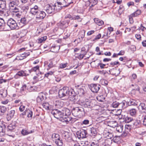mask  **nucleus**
Here are the masks:
<instances>
[{"label":"nucleus","instance_id":"f257e3e1","mask_svg":"<svg viewBox=\"0 0 146 146\" xmlns=\"http://www.w3.org/2000/svg\"><path fill=\"white\" fill-rule=\"evenodd\" d=\"M59 119L63 122L67 123L71 121L72 118L69 116L71 114L70 111L66 108H61L58 109Z\"/></svg>","mask_w":146,"mask_h":146},{"label":"nucleus","instance_id":"f03ea898","mask_svg":"<svg viewBox=\"0 0 146 146\" xmlns=\"http://www.w3.org/2000/svg\"><path fill=\"white\" fill-rule=\"evenodd\" d=\"M71 91L72 89H69L68 87H64L60 89L58 92V96L60 98H62L65 96H68L70 93H72Z\"/></svg>","mask_w":146,"mask_h":146},{"label":"nucleus","instance_id":"7ed1b4c3","mask_svg":"<svg viewBox=\"0 0 146 146\" xmlns=\"http://www.w3.org/2000/svg\"><path fill=\"white\" fill-rule=\"evenodd\" d=\"M52 139L54 142L57 146H62L63 145L62 140L57 133H53L52 135Z\"/></svg>","mask_w":146,"mask_h":146},{"label":"nucleus","instance_id":"20e7f679","mask_svg":"<svg viewBox=\"0 0 146 146\" xmlns=\"http://www.w3.org/2000/svg\"><path fill=\"white\" fill-rule=\"evenodd\" d=\"M72 112V114L75 116H81L85 114L84 109L81 107H77L73 108Z\"/></svg>","mask_w":146,"mask_h":146},{"label":"nucleus","instance_id":"39448f33","mask_svg":"<svg viewBox=\"0 0 146 146\" xmlns=\"http://www.w3.org/2000/svg\"><path fill=\"white\" fill-rule=\"evenodd\" d=\"M57 5H60L64 7H67L72 3V0H58Z\"/></svg>","mask_w":146,"mask_h":146},{"label":"nucleus","instance_id":"423d86ee","mask_svg":"<svg viewBox=\"0 0 146 146\" xmlns=\"http://www.w3.org/2000/svg\"><path fill=\"white\" fill-rule=\"evenodd\" d=\"M7 24L11 29H16L17 27V23L12 18L9 19L7 21Z\"/></svg>","mask_w":146,"mask_h":146},{"label":"nucleus","instance_id":"0eeeda50","mask_svg":"<svg viewBox=\"0 0 146 146\" xmlns=\"http://www.w3.org/2000/svg\"><path fill=\"white\" fill-rule=\"evenodd\" d=\"M91 91L94 93H97L100 88L101 86L98 84H91L89 86Z\"/></svg>","mask_w":146,"mask_h":146},{"label":"nucleus","instance_id":"6e6552de","mask_svg":"<svg viewBox=\"0 0 146 146\" xmlns=\"http://www.w3.org/2000/svg\"><path fill=\"white\" fill-rule=\"evenodd\" d=\"M87 134V131L83 129L76 132V135L78 138L80 139L86 138Z\"/></svg>","mask_w":146,"mask_h":146},{"label":"nucleus","instance_id":"1a4fd4ad","mask_svg":"<svg viewBox=\"0 0 146 146\" xmlns=\"http://www.w3.org/2000/svg\"><path fill=\"white\" fill-rule=\"evenodd\" d=\"M71 91L72 93H70L69 96V99L74 102H78L79 100L78 96L75 94L73 89Z\"/></svg>","mask_w":146,"mask_h":146},{"label":"nucleus","instance_id":"9d476101","mask_svg":"<svg viewBox=\"0 0 146 146\" xmlns=\"http://www.w3.org/2000/svg\"><path fill=\"white\" fill-rule=\"evenodd\" d=\"M83 106L85 108H92L95 106V104L93 103L91 101L87 99L83 103Z\"/></svg>","mask_w":146,"mask_h":146},{"label":"nucleus","instance_id":"9b49d317","mask_svg":"<svg viewBox=\"0 0 146 146\" xmlns=\"http://www.w3.org/2000/svg\"><path fill=\"white\" fill-rule=\"evenodd\" d=\"M62 137L63 139L67 142H70L72 140V138L70 133L67 131L64 132L62 135Z\"/></svg>","mask_w":146,"mask_h":146},{"label":"nucleus","instance_id":"f8f14e48","mask_svg":"<svg viewBox=\"0 0 146 146\" xmlns=\"http://www.w3.org/2000/svg\"><path fill=\"white\" fill-rule=\"evenodd\" d=\"M46 11L48 14L54 13L55 12V7L53 5H49L46 9Z\"/></svg>","mask_w":146,"mask_h":146},{"label":"nucleus","instance_id":"ddd939ff","mask_svg":"<svg viewBox=\"0 0 146 146\" xmlns=\"http://www.w3.org/2000/svg\"><path fill=\"white\" fill-rule=\"evenodd\" d=\"M111 74L115 76H117L120 73V71L119 69H117L116 68H113L110 70Z\"/></svg>","mask_w":146,"mask_h":146},{"label":"nucleus","instance_id":"4468645a","mask_svg":"<svg viewBox=\"0 0 146 146\" xmlns=\"http://www.w3.org/2000/svg\"><path fill=\"white\" fill-rule=\"evenodd\" d=\"M36 75L38 76V80H35L33 82V84L36 83L38 81L42 80L45 77V74L40 72H39L38 73H36Z\"/></svg>","mask_w":146,"mask_h":146},{"label":"nucleus","instance_id":"2eb2a0df","mask_svg":"<svg viewBox=\"0 0 146 146\" xmlns=\"http://www.w3.org/2000/svg\"><path fill=\"white\" fill-rule=\"evenodd\" d=\"M38 8L37 6L35 5L33 7L31 8L30 12L33 15H35L38 13Z\"/></svg>","mask_w":146,"mask_h":146},{"label":"nucleus","instance_id":"dca6fc26","mask_svg":"<svg viewBox=\"0 0 146 146\" xmlns=\"http://www.w3.org/2000/svg\"><path fill=\"white\" fill-rule=\"evenodd\" d=\"M69 23L68 21H62L58 23V26L62 27V29H64L67 27Z\"/></svg>","mask_w":146,"mask_h":146},{"label":"nucleus","instance_id":"f3484780","mask_svg":"<svg viewBox=\"0 0 146 146\" xmlns=\"http://www.w3.org/2000/svg\"><path fill=\"white\" fill-rule=\"evenodd\" d=\"M0 29L4 31L7 30L4 21L1 18H0Z\"/></svg>","mask_w":146,"mask_h":146},{"label":"nucleus","instance_id":"a211bd4d","mask_svg":"<svg viewBox=\"0 0 146 146\" xmlns=\"http://www.w3.org/2000/svg\"><path fill=\"white\" fill-rule=\"evenodd\" d=\"M10 13V11L6 9L2 10H0V15L2 16L7 17L9 15Z\"/></svg>","mask_w":146,"mask_h":146},{"label":"nucleus","instance_id":"6ab92c4d","mask_svg":"<svg viewBox=\"0 0 146 146\" xmlns=\"http://www.w3.org/2000/svg\"><path fill=\"white\" fill-rule=\"evenodd\" d=\"M26 111H24L19 115L17 119L18 121L22 122L24 120L25 116L26 115Z\"/></svg>","mask_w":146,"mask_h":146},{"label":"nucleus","instance_id":"aec40b11","mask_svg":"<svg viewBox=\"0 0 146 146\" xmlns=\"http://www.w3.org/2000/svg\"><path fill=\"white\" fill-rule=\"evenodd\" d=\"M84 48H82L81 51V52L79 53V55L76 56V57L79 59H82L86 54V52L84 51Z\"/></svg>","mask_w":146,"mask_h":146},{"label":"nucleus","instance_id":"412c9836","mask_svg":"<svg viewBox=\"0 0 146 146\" xmlns=\"http://www.w3.org/2000/svg\"><path fill=\"white\" fill-rule=\"evenodd\" d=\"M15 112V111L13 110L9 111L7 114V119H10L13 118L14 116Z\"/></svg>","mask_w":146,"mask_h":146},{"label":"nucleus","instance_id":"4be33fe9","mask_svg":"<svg viewBox=\"0 0 146 146\" xmlns=\"http://www.w3.org/2000/svg\"><path fill=\"white\" fill-rule=\"evenodd\" d=\"M51 113L54 117L57 119H59L58 109H55L52 111Z\"/></svg>","mask_w":146,"mask_h":146},{"label":"nucleus","instance_id":"5701e85b","mask_svg":"<svg viewBox=\"0 0 146 146\" xmlns=\"http://www.w3.org/2000/svg\"><path fill=\"white\" fill-rule=\"evenodd\" d=\"M54 104L55 106L56 107V108H58V109L62 108V106L63 105V102L60 101L58 100L56 101Z\"/></svg>","mask_w":146,"mask_h":146},{"label":"nucleus","instance_id":"b1692460","mask_svg":"<svg viewBox=\"0 0 146 146\" xmlns=\"http://www.w3.org/2000/svg\"><path fill=\"white\" fill-rule=\"evenodd\" d=\"M39 15H38L36 18H39L40 19H43L44 18L46 15L45 13L43 11H40L38 12Z\"/></svg>","mask_w":146,"mask_h":146},{"label":"nucleus","instance_id":"393cba45","mask_svg":"<svg viewBox=\"0 0 146 146\" xmlns=\"http://www.w3.org/2000/svg\"><path fill=\"white\" fill-rule=\"evenodd\" d=\"M88 3H89V5L90 7L94 6L97 3V1L96 0H89L87 1Z\"/></svg>","mask_w":146,"mask_h":146},{"label":"nucleus","instance_id":"a878e982","mask_svg":"<svg viewBox=\"0 0 146 146\" xmlns=\"http://www.w3.org/2000/svg\"><path fill=\"white\" fill-rule=\"evenodd\" d=\"M27 22L26 18L24 17L21 19L19 24L23 26L26 25Z\"/></svg>","mask_w":146,"mask_h":146},{"label":"nucleus","instance_id":"bb28decb","mask_svg":"<svg viewBox=\"0 0 146 146\" xmlns=\"http://www.w3.org/2000/svg\"><path fill=\"white\" fill-rule=\"evenodd\" d=\"M0 8L2 10L6 9V2L3 0H0Z\"/></svg>","mask_w":146,"mask_h":146},{"label":"nucleus","instance_id":"cd10ccee","mask_svg":"<svg viewBox=\"0 0 146 146\" xmlns=\"http://www.w3.org/2000/svg\"><path fill=\"white\" fill-rule=\"evenodd\" d=\"M25 111H26V115L27 114V117L31 119L33 115V112L29 109H26Z\"/></svg>","mask_w":146,"mask_h":146},{"label":"nucleus","instance_id":"c85d7f7f","mask_svg":"<svg viewBox=\"0 0 146 146\" xmlns=\"http://www.w3.org/2000/svg\"><path fill=\"white\" fill-rule=\"evenodd\" d=\"M104 134L106 135L105 136L107 139H111L113 137V133L110 132H104Z\"/></svg>","mask_w":146,"mask_h":146},{"label":"nucleus","instance_id":"c756f323","mask_svg":"<svg viewBox=\"0 0 146 146\" xmlns=\"http://www.w3.org/2000/svg\"><path fill=\"white\" fill-rule=\"evenodd\" d=\"M6 110V108L5 106H0V116L3 115Z\"/></svg>","mask_w":146,"mask_h":146},{"label":"nucleus","instance_id":"7c9ffc66","mask_svg":"<svg viewBox=\"0 0 146 146\" xmlns=\"http://www.w3.org/2000/svg\"><path fill=\"white\" fill-rule=\"evenodd\" d=\"M94 20L95 23L99 26H101L104 24V22L102 21H100L98 18H95Z\"/></svg>","mask_w":146,"mask_h":146},{"label":"nucleus","instance_id":"2f4dec72","mask_svg":"<svg viewBox=\"0 0 146 146\" xmlns=\"http://www.w3.org/2000/svg\"><path fill=\"white\" fill-rule=\"evenodd\" d=\"M137 113V110L135 108L131 109L129 110L130 114L133 116H135L136 115Z\"/></svg>","mask_w":146,"mask_h":146},{"label":"nucleus","instance_id":"473e14b6","mask_svg":"<svg viewBox=\"0 0 146 146\" xmlns=\"http://www.w3.org/2000/svg\"><path fill=\"white\" fill-rule=\"evenodd\" d=\"M139 106L141 108L142 112L146 113V104L144 103H141Z\"/></svg>","mask_w":146,"mask_h":146},{"label":"nucleus","instance_id":"72a5a7b5","mask_svg":"<svg viewBox=\"0 0 146 146\" xmlns=\"http://www.w3.org/2000/svg\"><path fill=\"white\" fill-rule=\"evenodd\" d=\"M54 6L55 7V11L58 12L63 7V6H62L60 5L57 4V2L55 3L54 5Z\"/></svg>","mask_w":146,"mask_h":146},{"label":"nucleus","instance_id":"f704fd0d","mask_svg":"<svg viewBox=\"0 0 146 146\" xmlns=\"http://www.w3.org/2000/svg\"><path fill=\"white\" fill-rule=\"evenodd\" d=\"M109 124L110 127L113 128L116 127L117 124V122L114 121H110Z\"/></svg>","mask_w":146,"mask_h":146},{"label":"nucleus","instance_id":"c9c22d12","mask_svg":"<svg viewBox=\"0 0 146 146\" xmlns=\"http://www.w3.org/2000/svg\"><path fill=\"white\" fill-rule=\"evenodd\" d=\"M46 38L47 37L46 36L42 37L37 39V42L38 43H40L44 41L46 39Z\"/></svg>","mask_w":146,"mask_h":146},{"label":"nucleus","instance_id":"e433bc0d","mask_svg":"<svg viewBox=\"0 0 146 146\" xmlns=\"http://www.w3.org/2000/svg\"><path fill=\"white\" fill-rule=\"evenodd\" d=\"M6 127L5 126L4 123H0V133L4 132L5 131V129Z\"/></svg>","mask_w":146,"mask_h":146},{"label":"nucleus","instance_id":"4c0bfd02","mask_svg":"<svg viewBox=\"0 0 146 146\" xmlns=\"http://www.w3.org/2000/svg\"><path fill=\"white\" fill-rule=\"evenodd\" d=\"M110 141L108 139H104L103 140L102 144L104 146L109 145Z\"/></svg>","mask_w":146,"mask_h":146},{"label":"nucleus","instance_id":"58836bf2","mask_svg":"<svg viewBox=\"0 0 146 146\" xmlns=\"http://www.w3.org/2000/svg\"><path fill=\"white\" fill-rule=\"evenodd\" d=\"M44 99V97L42 94H40L37 98V101L40 102Z\"/></svg>","mask_w":146,"mask_h":146},{"label":"nucleus","instance_id":"ea45409f","mask_svg":"<svg viewBox=\"0 0 146 146\" xmlns=\"http://www.w3.org/2000/svg\"><path fill=\"white\" fill-rule=\"evenodd\" d=\"M12 14L15 17L20 18L21 15V12L20 11L18 12L13 13Z\"/></svg>","mask_w":146,"mask_h":146},{"label":"nucleus","instance_id":"a19ab883","mask_svg":"<svg viewBox=\"0 0 146 146\" xmlns=\"http://www.w3.org/2000/svg\"><path fill=\"white\" fill-rule=\"evenodd\" d=\"M133 120V118L127 116L125 117V121L126 123H129Z\"/></svg>","mask_w":146,"mask_h":146},{"label":"nucleus","instance_id":"79ce46f5","mask_svg":"<svg viewBox=\"0 0 146 146\" xmlns=\"http://www.w3.org/2000/svg\"><path fill=\"white\" fill-rule=\"evenodd\" d=\"M85 33V30H83L80 32L79 35V38L82 40L84 36Z\"/></svg>","mask_w":146,"mask_h":146},{"label":"nucleus","instance_id":"37998d69","mask_svg":"<svg viewBox=\"0 0 146 146\" xmlns=\"http://www.w3.org/2000/svg\"><path fill=\"white\" fill-rule=\"evenodd\" d=\"M17 75L20 76H26L28 75V74L25 73V72L22 71L18 72Z\"/></svg>","mask_w":146,"mask_h":146},{"label":"nucleus","instance_id":"c03bdc74","mask_svg":"<svg viewBox=\"0 0 146 146\" xmlns=\"http://www.w3.org/2000/svg\"><path fill=\"white\" fill-rule=\"evenodd\" d=\"M77 92L80 96L83 95L85 93L84 90L82 88H80L78 89Z\"/></svg>","mask_w":146,"mask_h":146},{"label":"nucleus","instance_id":"a18cd8bd","mask_svg":"<svg viewBox=\"0 0 146 146\" xmlns=\"http://www.w3.org/2000/svg\"><path fill=\"white\" fill-rule=\"evenodd\" d=\"M141 13V11L140 10H137L135 12L131 14V16L135 17L137 16V15H140Z\"/></svg>","mask_w":146,"mask_h":146},{"label":"nucleus","instance_id":"49530a36","mask_svg":"<svg viewBox=\"0 0 146 146\" xmlns=\"http://www.w3.org/2000/svg\"><path fill=\"white\" fill-rule=\"evenodd\" d=\"M15 128V126L14 125H13L12 124H10L7 127V131H12Z\"/></svg>","mask_w":146,"mask_h":146},{"label":"nucleus","instance_id":"de8ad7c7","mask_svg":"<svg viewBox=\"0 0 146 146\" xmlns=\"http://www.w3.org/2000/svg\"><path fill=\"white\" fill-rule=\"evenodd\" d=\"M120 139V137L119 136H116L114 137L113 139V140L114 142L115 143H118Z\"/></svg>","mask_w":146,"mask_h":146},{"label":"nucleus","instance_id":"09e8293b","mask_svg":"<svg viewBox=\"0 0 146 146\" xmlns=\"http://www.w3.org/2000/svg\"><path fill=\"white\" fill-rule=\"evenodd\" d=\"M123 128V126L119 125L116 127V130L118 132L121 133L122 132Z\"/></svg>","mask_w":146,"mask_h":146},{"label":"nucleus","instance_id":"8fccbe9b","mask_svg":"<svg viewBox=\"0 0 146 146\" xmlns=\"http://www.w3.org/2000/svg\"><path fill=\"white\" fill-rule=\"evenodd\" d=\"M96 99L100 102H103L105 99L103 95L98 96L97 97Z\"/></svg>","mask_w":146,"mask_h":146},{"label":"nucleus","instance_id":"3c124183","mask_svg":"<svg viewBox=\"0 0 146 146\" xmlns=\"http://www.w3.org/2000/svg\"><path fill=\"white\" fill-rule=\"evenodd\" d=\"M17 5V3L16 1H13L10 2L9 5L10 7H13V8L16 6Z\"/></svg>","mask_w":146,"mask_h":146},{"label":"nucleus","instance_id":"603ef678","mask_svg":"<svg viewBox=\"0 0 146 146\" xmlns=\"http://www.w3.org/2000/svg\"><path fill=\"white\" fill-rule=\"evenodd\" d=\"M125 102H122L121 103H119L118 107L121 109H124L125 108Z\"/></svg>","mask_w":146,"mask_h":146},{"label":"nucleus","instance_id":"864d4df0","mask_svg":"<svg viewBox=\"0 0 146 146\" xmlns=\"http://www.w3.org/2000/svg\"><path fill=\"white\" fill-rule=\"evenodd\" d=\"M90 131L91 134L93 135H95L97 133V131L96 129L92 127L90 128Z\"/></svg>","mask_w":146,"mask_h":146},{"label":"nucleus","instance_id":"5fc2aeb1","mask_svg":"<svg viewBox=\"0 0 146 146\" xmlns=\"http://www.w3.org/2000/svg\"><path fill=\"white\" fill-rule=\"evenodd\" d=\"M42 106L44 108L47 110H49V105L48 103H44L42 104Z\"/></svg>","mask_w":146,"mask_h":146},{"label":"nucleus","instance_id":"6e6d98bb","mask_svg":"<svg viewBox=\"0 0 146 146\" xmlns=\"http://www.w3.org/2000/svg\"><path fill=\"white\" fill-rule=\"evenodd\" d=\"M136 101L135 100H130L129 103V106H135L137 105Z\"/></svg>","mask_w":146,"mask_h":146},{"label":"nucleus","instance_id":"4d7b16f0","mask_svg":"<svg viewBox=\"0 0 146 146\" xmlns=\"http://www.w3.org/2000/svg\"><path fill=\"white\" fill-rule=\"evenodd\" d=\"M125 131L126 132H128L129 131H130L131 129V125H126L125 126Z\"/></svg>","mask_w":146,"mask_h":146},{"label":"nucleus","instance_id":"13d9d810","mask_svg":"<svg viewBox=\"0 0 146 146\" xmlns=\"http://www.w3.org/2000/svg\"><path fill=\"white\" fill-rule=\"evenodd\" d=\"M30 54V52L28 51H26L24 53L22 54L21 55V57H23L26 58L28 56H29Z\"/></svg>","mask_w":146,"mask_h":146},{"label":"nucleus","instance_id":"bf43d9fd","mask_svg":"<svg viewBox=\"0 0 146 146\" xmlns=\"http://www.w3.org/2000/svg\"><path fill=\"white\" fill-rule=\"evenodd\" d=\"M133 125L134 126H135V127H139V126L140 125V120H135L133 123Z\"/></svg>","mask_w":146,"mask_h":146},{"label":"nucleus","instance_id":"052dcab7","mask_svg":"<svg viewBox=\"0 0 146 146\" xmlns=\"http://www.w3.org/2000/svg\"><path fill=\"white\" fill-rule=\"evenodd\" d=\"M7 135L13 138H14L15 137V135L13 134L14 132L13 131H7Z\"/></svg>","mask_w":146,"mask_h":146},{"label":"nucleus","instance_id":"680f3d73","mask_svg":"<svg viewBox=\"0 0 146 146\" xmlns=\"http://www.w3.org/2000/svg\"><path fill=\"white\" fill-rule=\"evenodd\" d=\"M119 103L116 102H113L111 104V106L113 108H117L119 107Z\"/></svg>","mask_w":146,"mask_h":146},{"label":"nucleus","instance_id":"e2e57ef3","mask_svg":"<svg viewBox=\"0 0 146 146\" xmlns=\"http://www.w3.org/2000/svg\"><path fill=\"white\" fill-rule=\"evenodd\" d=\"M39 66H36L34 67H33L32 69L31 70L34 71L35 72L36 71H38L39 72Z\"/></svg>","mask_w":146,"mask_h":146},{"label":"nucleus","instance_id":"0e129e2a","mask_svg":"<svg viewBox=\"0 0 146 146\" xmlns=\"http://www.w3.org/2000/svg\"><path fill=\"white\" fill-rule=\"evenodd\" d=\"M12 13H15V12H16L20 11L19 9L16 6H15V7H14V8L12 9Z\"/></svg>","mask_w":146,"mask_h":146},{"label":"nucleus","instance_id":"69168bd1","mask_svg":"<svg viewBox=\"0 0 146 146\" xmlns=\"http://www.w3.org/2000/svg\"><path fill=\"white\" fill-rule=\"evenodd\" d=\"M54 72V71H49L46 74H44L45 76L47 78H48V76H50L52 75Z\"/></svg>","mask_w":146,"mask_h":146},{"label":"nucleus","instance_id":"338daca9","mask_svg":"<svg viewBox=\"0 0 146 146\" xmlns=\"http://www.w3.org/2000/svg\"><path fill=\"white\" fill-rule=\"evenodd\" d=\"M21 133L24 135H26L29 134V131L25 129L22 130L21 131Z\"/></svg>","mask_w":146,"mask_h":146},{"label":"nucleus","instance_id":"774afa93","mask_svg":"<svg viewBox=\"0 0 146 146\" xmlns=\"http://www.w3.org/2000/svg\"><path fill=\"white\" fill-rule=\"evenodd\" d=\"M101 83L103 85L106 86L108 84V82L107 80L105 79H103L102 80Z\"/></svg>","mask_w":146,"mask_h":146}]
</instances>
